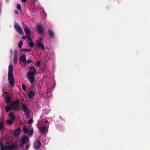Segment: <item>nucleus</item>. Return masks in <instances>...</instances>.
<instances>
[{
    "instance_id": "obj_28",
    "label": "nucleus",
    "mask_w": 150,
    "mask_h": 150,
    "mask_svg": "<svg viewBox=\"0 0 150 150\" xmlns=\"http://www.w3.org/2000/svg\"><path fill=\"white\" fill-rule=\"evenodd\" d=\"M4 124L0 122V130H1L3 128Z\"/></svg>"
},
{
    "instance_id": "obj_7",
    "label": "nucleus",
    "mask_w": 150,
    "mask_h": 150,
    "mask_svg": "<svg viewBox=\"0 0 150 150\" xmlns=\"http://www.w3.org/2000/svg\"><path fill=\"white\" fill-rule=\"evenodd\" d=\"M40 133L44 134L48 130V128L45 126H42L38 128Z\"/></svg>"
},
{
    "instance_id": "obj_4",
    "label": "nucleus",
    "mask_w": 150,
    "mask_h": 150,
    "mask_svg": "<svg viewBox=\"0 0 150 150\" xmlns=\"http://www.w3.org/2000/svg\"><path fill=\"white\" fill-rule=\"evenodd\" d=\"M19 105L20 101L18 100H16L12 103L10 104V106L13 109L17 110L19 109Z\"/></svg>"
},
{
    "instance_id": "obj_5",
    "label": "nucleus",
    "mask_w": 150,
    "mask_h": 150,
    "mask_svg": "<svg viewBox=\"0 0 150 150\" xmlns=\"http://www.w3.org/2000/svg\"><path fill=\"white\" fill-rule=\"evenodd\" d=\"M23 110L25 113L27 118H29L30 115V112L28 106L25 104L22 105Z\"/></svg>"
},
{
    "instance_id": "obj_37",
    "label": "nucleus",
    "mask_w": 150,
    "mask_h": 150,
    "mask_svg": "<svg viewBox=\"0 0 150 150\" xmlns=\"http://www.w3.org/2000/svg\"><path fill=\"white\" fill-rule=\"evenodd\" d=\"M17 8L18 9L21 10V5L19 4H18L17 5Z\"/></svg>"
},
{
    "instance_id": "obj_38",
    "label": "nucleus",
    "mask_w": 150,
    "mask_h": 150,
    "mask_svg": "<svg viewBox=\"0 0 150 150\" xmlns=\"http://www.w3.org/2000/svg\"><path fill=\"white\" fill-rule=\"evenodd\" d=\"M25 144V143H23V142H21V144L20 145V146L21 147H22Z\"/></svg>"
},
{
    "instance_id": "obj_15",
    "label": "nucleus",
    "mask_w": 150,
    "mask_h": 150,
    "mask_svg": "<svg viewBox=\"0 0 150 150\" xmlns=\"http://www.w3.org/2000/svg\"><path fill=\"white\" fill-rule=\"evenodd\" d=\"M24 30L27 35H30L31 31L29 29L27 28H24Z\"/></svg>"
},
{
    "instance_id": "obj_12",
    "label": "nucleus",
    "mask_w": 150,
    "mask_h": 150,
    "mask_svg": "<svg viewBox=\"0 0 150 150\" xmlns=\"http://www.w3.org/2000/svg\"><path fill=\"white\" fill-rule=\"evenodd\" d=\"M36 44H37L38 47H40L41 48V49L43 50H45V47L44 46L42 42H36Z\"/></svg>"
},
{
    "instance_id": "obj_43",
    "label": "nucleus",
    "mask_w": 150,
    "mask_h": 150,
    "mask_svg": "<svg viewBox=\"0 0 150 150\" xmlns=\"http://www.w3.org/2000/svg\"><path fill=\"white\" fill-rule=\"evenodd\" d=\"M21 1L23 2H25L27 1V0H21Z\"/></svg>"
},
{
    "instance_id": "obj_17",
    "label": "nucleus",
    "mask_w": 150,
    "mask_h": 150,
    "mask_svg": "<svg viewBox=\"0 0 150 150\" xmlns=\"http://www.w3.org/2000/svg\"><path fill=\"white\" fill-rule=\"evenodd\" d=\"M20 59L22 62H25L26 59V55H24L23 54H21L20 57Z\"/></svg>"
},
{
    "instance_id": "obj_32",
    "label": "nucleus",
    "mask_w": 150,
    "mask_h": 150,
    "mask_svg": "<svg viewBox=\"0 0 150 150\" xmlns=\"http://www.w3.org/2000/svg\"><path fill=\"white\" fill-rule=\"evenodd\" d=\"M33 122V120L32 119H30L28 122V124H32Z\"/></svg>"
},
{
    "instance_id": "obj_2",
    "label": "nucleus",
    "mask_w": 150,
    "mask_h": 150,
    "mask_svg": "<svg viewBox=\"0 0 150 150\" xmlns=\"http://www.w3.org/2000/svg\"><path fill=\"white\" fill-rule=\"evenodd\" d=\"M18 149V144L16 142L9 145H2L1 150H17Z\"/></svg>"
},
{
    "instance_id": "obj_8",
    "label": "nucleus",
    "mask_w": 150,
    "mask_h": 150,
    "mask_svg": "<svg viewBox=\"0 0 150 150\" xmlns=\"http://www.w3.org/2000/svg\"><path fill=\"white\" fill-rule=\"evenodd\" d=\"M37 31L39 32V33L41 34L44 33V30L42 28V26L41 25H37Z\"/></svg>"
},
{
    "instance_id": "obj_13",
    "label": "nucleus",
    "mask_w": 150,
    "mask_h": 150,
    "mask_svg": "<svg viewBox=\"0 0 150 150\" xmlns=\"http://www.w3.org/2000/svg\"><path fill=\"white\" fill-rule=\"evenodd\" d=\"M9 117L11 118L13 121H14L16 118V117L14 114L13 112H10L9 114Z\"/></svg>"
},
{
    "instance_id": "obj_24",
    "label": "nucleus",
    "mask_w": 150,
    "mask_h": 150,
    "mask_svg": "<svg viewBox=\"0 0 150 150\" xmlns=\"http://www.w3.org/2000/svg\"><path fill=\"white\" fill-rule=\"evenodd\" d=\"M34 133V131L33 129H31L30 131H29L28 133V135L30 137L32 136Z\"/></svg>"
},
{
    "instance_id": "obj_33",
    "label": "nucleus",
    "mask_w": 150,
    "mask_h": 150,
    "mask_svg": "<svg viewBox=\"0 0 150 150\" xmlns=\"http://www.w3.org/2000/svg\"><path fill=\"white\" fill-rule=\"evenodd\" d=\"M22 88L24 91H25L26 90V88L25 85L24 84H23L22 85Z\"/></svg>"
},
{
    "instance_id": "obj_29",
    "label": "nucleus",
    "mask_w": 150,
    "mask_h": 150,
    "mask_svg": "<svg viewBox=\"0 0 150 150\" xmlns=\"http://www.w3.org/2000/svg\"><path fill=\"white\" fill-rule=\"evenodd\" d=\"M28 44L31 47H33L34 46V44L32 42H29Z\"/></svg>"
},
{
    "instance_id": "obj_25",
    "label": "nucleus",
    "mask_w": 150,
    "mask_h": 150,
    "mask_svg": "<svg viewBox=\"0 0 150 150\" xmlns=\"http://www.w3.org/2000/svg\"><path fill=\"white\" fill-rule=\"evenodd\" d=\"M34 69H35L36 70V69H35V68L33 66H30V69L31 70H32V71H30L29 72H34V71H35Z\"/></svg>"
},
{
    "instance_id": "obj_42",
    "label": "nucleus",
    "mask_w": 150,
    "mask_h": 150,
    "mask_svg": "<svg viewBox=\"0 0 150 150\" xmlns=\"http://www.w3.org/2000/svg\"><path fill=\"white\" fill-rule=\"evenodd\" d=\"M26 38H27L26 36H22V38L24 40Z\"/></svg>"
},
{
    "instance_id": "obj_16",
    "label": "nucleus",
    "mask_w": 150,
    "mask_h": 150,
    "mask_svg": "<svg viewBox=\"0 0 150 150\" xmlns=\"http://www.w3.org/2000/svg\"><path fill=\"white\" fill-rule=\"evenodd\" d=\"M28 97L29 98H32L34 96V93L33 91H30L28 94Z\"/></svg>"
},
{
    "instance_id": "obj_40",
    "label": "nucleus",
    "mask_w": 150,
    "mask_h": 150,
    "mask_svg": "<svg viewBox=\"0 0 150 150\" xmlns=\"http://www.w3.org/2000/svg\"><path fill=\"white\" fill-rule=\"evenodd\" d=\"M2 145H4L3 144V143L1 141V140H0V146L1 147Z\"/></svg>"
},
{
    "instance_id": "obj_39",
    "label": "nucleus",
    "mask_w": 150,
    "mask_h": 150,
    "mask_svg": "<svg viewBox=\"0 0 150 150\" xmlns=\"http://www.w3.org/2000/svg\"><path fill=\"white\" fill-rule=\"evenodd\" d=\"M24 63L22 64L23 66V67H25L27 63H25V62H23Z\"/></svg>"
},
{
    "instance_id": "obj_22",
    "label": "nucleus",
    "mask_w": 150,
    "mask_h": 150,
    "mask_svg": "<svg viewBox=\"0 0 150 150\" xmlns=\"http://www.w3.org/2000/svg\"><path fill=\"white\" fill-rule=\"evenodd\" d=\"M38 4V3L37 2V0H33V4L35 8L37 7V6L36 4Z\"/></svg>"
},
{
    "instance_id": "obj_34",
    "label": "nucleus",
    "mask_w": 150,
    "mask_h": 150,
    "mask_svg": "<svg viewBox=\"0 0 150 150\" xmlns=\"http://www.w3.org/2000/svg\"><path fill=\"white\" fill-rule=\"evenodd\" d=\"M36 65L37 66L40 67V61H37L36 62Z\"/></svg>"
},
{
    "instance_id": "obj_36",
    "label": "nucleus",
    "mask_w": 150,
    "mask_h": 150,
    "mask_svg": "<svg viewBox=\"0 0 150 150\" xmlns=\"http://www.w3.org/2000/svg\"><path fill=\"white\" fill-rule=\"evenodd\" d=\"M43 39V38H39V40H38L37 41H36V42H42V40Z\"/></svg>"
},
{
    "instance_id": "obj_6",
    "label": "nucleus",
    "mask_w": 150,
    "mask_h": 150,
    "mask_svg": "<svg viewBox=\"0 0 150 150\" xmlns=\"http://www.w3.org/2000/svg\"><path fill=\"white\" fill-rule=\"evenodd\" d=\"M14 28L16 29L17 31L21 35H23V32L21 27L17 23H15L14 25Z\"/></svg>"
},
{
    "instance_id": "obj_35",
    "label": "nucleus",
    "mask_w": 150,
    "mask_h": 150,
    "mask_svg": "<svg viewBox=\"0 0 150 150\" xmlns=\"http://www.w3.org/2000/svg\"><path fill=\"white\" fill-rule=\"evenodd\" d=\"M30 146V145L29 144H27L26 146V147L25 149V150H28L29 149Z\"/></svg>"
},
{
    "instance_id": "obj_26",
    "label": "nucleus",
    "mask_w": 150,
    "mask_h": 150,
    "mask_svg": "<svg viewBox=\"0 0 150 150\" xmlns=\"http://www.w3.org/2000/svg\"><path fill=\"white\" fill-rule=\"evenodd\" d=\"M21 51H24L26 52H29L31 51V50L29 49H24L21 50Z\"/></svg>"
},
{
    "instance_id": "obj_45",
    "label": "nucleus",
    "mask_w": 150,
    "mask_h": 150,
    "mask_svg": "<svg viewBox=\"0 0 150 150\" xmlns=\"http://www.w3.org/2000/svg\"><path fill=\"white\" fill-rule=\"evenodd\" d=\"M48 120H46V121H45V123H46H46H48Z\"/></svg>"
},
{
    "instance_id": "obj_1",
    "label": "nucleus",
    "mask_w": 150,
    "mask_h": 150,
    "mask_svg": "<svg viewBox=\"0 0 150 150\" xmlns=\"http://www.w3.org/2000/svg\"><path fill=\"white\" fill-rule=\"evenodd\" d=\"M13 68L12 65L10 64L8 67V79L10 85L12 87L14 86L15 80L13 74Z\"/></svg>"
},
{
    "instance_id": "obj_20",
    "label": "nucleus",
    "mask_w": 150,
    "mask_h": 150,
    "mask_svg": "<svg viewBox=\"0 0 150 150\" xmlns=\"http://www.w3.org/2000/svg\"><path fill=\"white\" fill-rule=\"evenodd\" d=\"M23 131L24 133L25 134H28L29 132V130L25 127H23Z\"/></svg>"
},
{
    "instance_id": "obj_47",
    "label": "nucleus",
    "mask_w": 150,
    "mask_h": 150,
    "mask_svg": "<svg viewBox=\"0 0 150 150\" xmlns=\"http://www.w3.org/2000/svg\"><path fill=\"white\" fill-rule=\"evenodd\" d=\"M1 6V4H0V7Z\"/></svg>"
},
{
    "instance_id": "obj_10",
    "label": "nucleus",
    "mask_w": 150,
    "mask_h": 150,
    "mask_svg": "<svg viewBox=\"0 0 150 150\" xmlns=\"http://www.w3.org/2000/svg\"><path fill=\"white\" fill-rule=\"evenodd\" d=\"M29 141V138L26 135H24L21 138V142L26 144Z\"/></svg>"
},
{
    "instance_id": "obj_9",
    "label": "nucleus",
    "mask_w": 150,
    "mask_h": 150,
    "mask_svg": "<svg viewBox=\"0 0 150 150\" xmlns=\"http://www.w3.org/2000/svg\"><path fill=\"white\" fill-rule=\"evenodd\" d=\"M41 144L38 140H37L34 144V147L35 149H38L41 146Z\"/></svg>"
},
{
    "instance_id": "obj_18",
    "label": "nucleus",
    "mask_w": 150,
    "mask_h": 150,
    "mask_svg": "<svg viewBox=\"0 0 150 150\" xmlns=\"http://www.w3.org/2000/svg\"><path fill=\"white\" fill-rule=\"evenodd\" d=\"M5 98L7 103L8 104L10 102L11 100V98L8 95L5 96Z\"/></svg>"
},
{
    "instance_id": "obj_14",
    "label": "nucleus",
    "mask_w": 150,
    "mask_h": 150,
    "mask_svg": "<svg viewBox=\"0 0 150 150\" xmlns=\"http://www.w3.org/2000/svg\"><path fill=\"white\" fill-rule=\"evenodd\" d=\"M21 130L20 127L17 128L15 131V134L16 135H19L21 133Z\"/></svg>"
},
{
    "instance_id": "obj_3",
    "label": "nucleus",
    "mask_w": 150,
    "mask_h": 150,
    "mask_svg": "<svg viewBox=\"0 0 150 150\" xmlns=\"http://www.w3.org/2000/svg\"><path fill=\"white\" fill-rule=\"evenodd\" d=\"M34 69V72H28L27 73V76L30 83L33 84L35 81V76L36 74V70Z\"/></svg>"
},
{
    "instance_id": "obj_41",
    "label": "nucleus",
    "mask_w": 150,
    "mask_h": 150,
    "mask_svg": "<svg viewBox=\"0 0 150 150\" xmlns=\"http://www.w3.org/2000/svg\"><path fill=\"white\" fill-rule=\"evenodd\" d=\"M15 13L16 14H18V11H17V10H15Z\"/></svg>"
},
{
    "instance_id": "obj_23",
    "label": "nucleus",
    "mask_w": 150,
    "mask_h": 150,
    "mask_svg": "<svg viewBox=\"0 0 150 150\" xmlns=\"http://www.w3.org/2000/svg\"><path fill=\"white\" fill-rule=\"evenodd\" d=\"M13 121L10 119H8L7 120V122L9 125H11L13 123Z\"/></svg>"
},
{
    "instance_id": "obj_21",
    "label": "nucleus",
    "mask_w": 150,
    "mask_h": 150,
    "mask_svg": "<svg viewBox=\"0 0 150 150\" xmlns=\"http://www.w3.org/2000/svg\"><path fill=\"white\" fill-rule=\"evenodd\" d=\"M5 109L6 112H8L10 111L11 109L10 106H7L5 107Z\"/></svg>"
},
{
    "instance_id": "obj_19",
    "label": "nucleus",
    "mask_w": 150,
    "mask_h": 150,
    "mask_svg": "<svg viewBox=\"0 0 150 150\" xmlns=\"http://www.w3.org/2000/svg\"><path fill=\"white\" fill-rule=\"evenodd\" d=\"M48 31L50 37L52 38H54V34L53 31L50 29L48 30Z\"/></svg>"
},
{
    "instance_id": "obj_31",
    "label": "nucleus",
    "mask_w": 150,
    "mask_h": 150,
    "mask_svg": "<svg viewBox=\"0 0 150 150\" xmlns=\"http://www.w3.org/2000/svg\"><path fill=\"white\" fill-rule=\"evenodd\" d=\"M23 45V42L22 41H20L19 42V43L18 44V47L19 48H21L22 47V46Z\"/></svg>"
},
{
    "instance_id": "obj_11",
    "label": "nucleus",
    "mask_w": 150,
    "mask_h": 150,
    "mask_svg": "<svg viewBox=\"0 0 150 150\" xmlns=\"http://www.w3.org/2000/svg\"><path fill=\"white\" fill-rule=\"evenodd\" d=\"M18 56V52L16 50L14 51V54L13 58V62L15 64H16L17 62Z\"/></svg>"
},
{
    "instance_id": "obj_27",
    "label": "nucleus",
    "mask_w": 150,
    "mask_h": 150,
    "mask_svg": "<svg viewBox=\"0 0 150 150\" xmlns=\"http://www.w3.org/2000/svg\"><path fill=\"white\" fill-rule=\"evenodd\" d=\"M31 37V36L30 35H28L26 36V38L28 39L29 41H31L32 40Z\"/></svg>"
},
{
    "instance_id": "obj_44",
    "label": "nucleus",
    "mask_w": 150,
    "mask_h": 150,
    "mask_svg": "<svg viewBox=\"0 0 150 150\" xmlns=\"http://www.w3.org/2000/svg\"><path fill=\"white\" fill-rule=\"evenodd\" d=\"M13 51L12 50H10V53H11V54H13Z\"/></svg>"
},
{
    "instance_id": "obj_30",
    "label": "nucleus",
    "mask_w": 150,
    "mask_h": 150,
    "mask_svg": "<svg viewBox=\"0 0 150 150\" xmlns=\"http://www.w3.org/2000/svg\"><path fill=\"white\" fill-rule=\"evenodd\" d=\"M25 63H26L27 64H30V63L32 62V60H31L30 59H29L28 60H26L25 61Z\"/></svg>"
},
{
    "instance_id": "obj_46",
    "label": "nucleus",
    "mask_w": 150,
    "mask_h": 150,
    "mask_svg": "<svg viewBox=\"0 0 150 150\" xmlns=\"http://www.w3.org/2000/svg\"><path fill=\"white\" fill-rule=\"evenodd\" d=\"M4 93L5 94H7V93L6 92H4Z\"/></svg>"
}]
</instances>
